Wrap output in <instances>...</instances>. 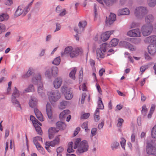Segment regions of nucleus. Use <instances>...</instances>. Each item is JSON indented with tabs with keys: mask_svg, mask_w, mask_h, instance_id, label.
I'll list each match as a JSON object with an SVG mask.
<instances>
[{
	"mask_svg": "<svg viewBox=\"0 0 156 156\" xmlns=\"http://www.w3.org/2000/svg\"><path fill=\"white\" fill-rule=\"evenodd\" d=\"M73 48L71 46H69L65 48L63 52L61 53L62 56L64 55H70L71 56V54L72 53Z\"/></svg>",
	"mask_w": 156,
	"mask_h": 156,
	"instance_id": "obj_17",
	"label": "nucleus"
},
{
	"mask_svg": "<svg viewBox=\"0 0 156 156\" xmlns=\"http://www.w3.org/2000/svg\"><path fill=\"white\" fill-rule=\"evenodd\" d=\"M8 15L6 14L3 13L0 15V21H2L7 20L9 18Z\"/></svg>",
	"mask_w": 156,
	"mask_h": 156,
	"instance_id": "obj_38",
	"label": "nucleus"
},
{
	"mask_svg": "<svg viewBox=\"0 0 156 156\" xmlns=\"http://www.w3.org/2000/svg\"><path fill=\"white\" fill-rule=\"evenodd\" d=\"M114 31H107L101 34V39L103 41H105L109 39L111 34H113Z\"/></svg>",
	"mask_w": 156,
	"mask_h": 156,
	"instance_id": "obj_9",
	"label": "nucleus"
},
{
	"mask_svg": "<svg viewBox=\"0 0 156 156\" xmlns=\"http://www.w3.org/2000/svg\"><path fill=\"white\" fill-rule=\"evenodd\" d=\"M99 110V108H97L94 115L95 121L96 122H98L100 118Z\"/></svg>",
	"mask_w": 156,
	"mask_h": 156,
	"instance_id": "obj_30",
	"label": "nucleus"
},
{
	"mask_svg": "<svg viewBox=\"0 0 156 156\" xmlns=\"http://www.w3.org/2000/svg\"><path fill=\"white\" fill-rule=\"evenodd\" d=\"M62 83V79L60 77L56 78L53 82L54 87L55 89L59 88L61 86Z\"/></svg>",
	"mask_w": 156,
	"mask_h": 156,
	"instance_id": "obj_10",
	"label": "nucleus"
},
{
	"mask_svg": "<svg viewBox=\"0 0 156 156\" xmlns=\"http://www.w3.org/2000/svg\"><path fill=\"white\" fill-rule=\"evenodd\" d=\"M151 133L152 137L154 138H156V125L152 128Z\"/></svg>",
	"mask_w": 156,
	"mask_h": 156,
	"instance_id": "obj_40",
	"label": "nucleus"
},
{
	"mask_svg": "<svg viewBox=\"0 0 156 156\" xmlns=\"http://www.w3.org/2000/svg\"><path fill=\"white\" fill-rule=\"evenodd\" d=\"M94 19L97 17L98 14L97 11V5L96 4H94Z\"/></svg>",
	"mask_w": 156,
	"mask_h": 156,
	"instance_id": "obj_47",
	"label": "nucleus"
},
{
	"mask_svg": "<svg viewBox=\"0 0 156 156\" xmlns=\"http://www.w3.org/2000/svg\"><path fill=\"white\" fill-rule=\"evenodd\" d=\"M146 42L153 43L154 44H156V36L152 35L147 37L145 40Z\"/></svg>",
	"mask_w": 156,
	"mask_h": 156,
	"instance_id": "obj_16",
	"label": "nucleus"
},
{
	"mask_svg": "<svg viewBox=\"0 0 156 156\" xmlns=\"http://www.w3.org/2000/svg\"><path fill=\"white\" fill-rule=\"evenodd\" d=\"M36 131L37 132V133L40 135H42V131L41 129V127L39 126L38 127H37L36 128H35Z\"/></svg>",
	"mask_w": 156,
	"mask_h": 156,
	"instance_id": "obj_59",
	"label": "nucleus"
},
{
	"mask_svg": "<svg viewBox=\"0 0 156 156\" xmlns=\"http://www.w3.org/2000/svg\"><path fill=\"white\" fill-rule=\"evenodd\" d=\"M126 143V140L125 139L123 138H121V141L120 142V144L122 147L123 148L124 150L125 149V144Z\"/></svg>",
	"mask_w": 156,
	"mask_h": 156,
	"instance_id": "obj_56",
	"label": "nucleus"
},
{
	"mask_svg": "<svg viewBox=\"0 0 156 156\" xmlns=\"http://www.w3.org/2000/svg\"><path fill=\"white\" fill-rule=\"evenodd\" d=\"M104 53L99 48H97L96 50L97 55L98 58H104L105 55Z\"/></svg>",
	"mask_w": 156,
	"mask_h": 156,
	"instance_id": "obj_27",
	"label": "nucleus"
},
{
	"mask_svg": "<svg viewBox=\"0 0 156 156\" xmlns=\"http://www.w3.org/2000/svg\"><path fill=\"white\" fill-rule=\"evenodd\" d=\"M34 73V70L31 68H29L27 73L23 75L22 77L23 78H26L31 76Z\"/></svg>",
	"mask_w": 156,
	"mask_h": 156,
	"instance_id": "obj_25",
	"label": "nucleus"
},
{
	"mask_svg": "<svg viewBox=\"0 0 156 156\" xmlns=\"http://www.w3.org/2000/svg\"><path fill=\"white\" fill-rule=\"evenodd\" d=\"M129 13V11L127 8L119 9L118 12V15H128Z\"/></svg>",
	"mask_w": 156,
	"mask_h": 156,
	"instance_id": "obj_19",
	"label": "nucleus"
},
{
	"mask_svg": "<svg viewBox=\"0 0 156 156\" xmlns=\"http://www.w3.org/2000/svg\"><path fill=\"white\" fill-rule=\"evenodd\" d=\"M81 51L79 48H76L72 50V53L71 54V57L73 58L75 56H77L79 52Z\"/></svg>",
	"mask_w": 156,
	"mask_h": 156,
	"instance_id": "obj_26",
	"label": "nucleus"
},
{
	"mask_svg": "<svg viewBox=\"0 0 156 156\" xmlns=\"http://www.w3.org/2000/svg\"><path fill=\"white\" fill-rule=\"evenodd\" d=\"M140 31L139 29L132 30L129 31L127 33V35L132 37H140Z\"/></svg>",
	"mask_w": 156,
	"mask_h": 156,
	"instance_id": "obj_7",
	"label": "nucleus"
},
{
	"mask_svg": "<svg viewBox=\"0 0 156 156\" xmlns=\"http://www.w3.org/2000/svg\"><path fill=\"white\" fill-rule=\"evenodd\" d=\"M61 94L58 90L50 93L48 98L50 101L55 102L58 101L61 97Z\"/></svg>",
	"mask_w": 156,
	"mask_h": 156,
	"instance_id": "obj_4",
	"label": "nucleus"
},
{
	"mask_svg": "<svg viewBox=\"0 0 156 156\" xmlns=\"http://www.w3.org/2000/svg\"><path fill=\"white\" fill-rule=\"evenodd\" d=\"M56 28L54 31V32H55L58 31L60 30L61 29V26L60 24L58 23H56Z\"/></svg>",
	"mask_w": 156,
	"mask_h": 156,
	"instance_id": "obj_64",
	"label": "nucleus"
},
{
	"mask_svg": "<svg viewBox=\"0 0 156 156\" xmlns=\"http://www.w3.org/2000/svg\"><path fill=\"white\" fill-rule=\"evenodd\" d=\"M56 125L57 128L60 130L64 129L66 126L65 123L62 122H58Z\"/></svg>",
	"mask_w": 156,
	"mask_h": 156,
	"instance_id": "obj_23",
	"label": "nucleus"
},
{
	"mask_svg": "<svg viewBox=\"0 0 156 156\" xmlns=\"http://www.w3.org/2000/svg\"><path fill=\"white\" fill-rule=\"evenodd\" d=\"M123 120L122 119L119 118L118 120V122L117 123V126L118 127H120L122 124Z\"/></svg>",
	"mask_w": 156,
	"mask_h": 156,
	"instance_id": "obj_61",
	"label": "nucleus"
},
{
	"mask_svg": "<svg viewBox=\"0 0 156 156\" xmlns=\"http://www.w3.org/2000/svg\"><path fill=\"white\" fill-rule=\"evenodd\" d=\"M23 14L24 16L29 11V9L28 6H27L23 10Z\"/></svg>",
	"mask_w": 156,
	"mask_h": 156,
	"instance_id": "obj_63",
	"label": "nucleus"
},
{
	"mask_svg": "<svg viewBox=\"0 0 156 156\" xmlns=\"http://www.w3.org/2000/svg\"><path fill=\"white\" fill-rule=\"evenodd\" d=\"M70 113V111L69 110H64L61 112L59 115V117L60 119H62L65 118L67 115Z\"/></svg>",
	"mask_w": 156,
	"mask_h": 156,
	"instance_id": "obj_24",
	"label": "nucleus"
},
{
	"mask_svg": "<svg viewBox=\"0 0 156 156\" xmlns=\"http://www.w3.org/2000/svg\"><path fill=\"white\" fill-rule=\"evenodd\" d=\"M81 127L83 129H85V131H87V130H88V129L87 122H83L81 126Z\"/></svg>",
	"mask_w": 156,
	"mask_h": 156,
	"instance_id": "obj_52",
	"label": "nucleus"
},
{
	"mask_svg": "<svg viewBox=\"0 0 156 156\" xmlns=\"http://www.w3.org/2000/svg\"><path fill=\"white\" fill-rule=\"evenodd\" d=\"M73 142L72 141L69 142L68 145L67 151L69 153L73 152L74 150L73 149Z\"/></svg>",
	"mask_w": 156,
	"mask_h": 156,
	"instance_id": "obj_29",
	"label": "nucleus"
},
{
	"mask_svg": "<svg viewBox=\"0 0 156 156\" xmlns=\"http://www.w3.org/2000/svg\"><path fill=\"white\" fill-rule=\"evenodd\" d=\"M154 20V17L151 14H149L145 18V21L148 25H152V23Z\"/></svg>",
	"mask_w": 156,
	"mask_h": 156,
	"instance_id": "obj_13",
	"label": "nucleus"
},
{
	"mask_svg": "<svg viewBox=\"0 0 156 156\" xmlns=\"http://www.w3.org/2000/svg\"><path fill=\"white\" fill-rule=\"evenodd\" d=\"M36 122L33 123V124L35 128H36L37 127L39 126V125L40 126L41 125V123L37 119H36Z\"/></svg>",
	"mask_w": 156,
	"mask_h": 156,
	"instance_id": "obj_53",
	"label": "nucleus"
},
{
	"mask_svg": "<svg viewBox=\"0 0 156 156\" xmlns=\"http://www.w3.org/2000/svg\"><path fill=\"white\" fill-rule=\"evenodd\" d=\"M81 139L80 138H77L76 139V141L74 143V145L73 147L74 149H76L77 147L78 148L79 145L80 144V143L81 142Z\"/></svg>",
	"mask_w": 156,
	"mask_h": 156,
	"instance_id": "obj_35",
	"label": "nucleus"
},
{
	"mask_svg": "<svg viewBox=\"0 0 156 156\" xmlns=\"http://www.w3.org/2000/svg\"><path fill=\"white\" fill-rule=\"evenodd\" d=\"M153 143L152 140H151V141H150L148 140L147 141L146 152L149 155L156 154V150L155 147L152 145Z\"/></svg>",
	"mask_w": 156,
	"mask_h": 156,
	"instance_id": "obj_3",
	"label": "nucleus"
},
{
	"mask_svg": "<svg viewBox=\"0 0 156 156\" xmlns=\"http://www.w3.org/2000/svg\"><path fill=\"white\" fill-rule=\"evenodd\" d=\"M127 48L131 51H134L136 50V47L130 44Z\"/></svg>",
	"mask_w": 156,
	"mask_h": 156,
	"instance_id": "obj_57",
	"label": "nucleus"
},
{
	"mask_svg": "<svg viewBox=\"0 0 156 156\" xmlns=\"http://www.w3.org/2000/svg\"><path fill=\"white\" fill-rule=\"evenodd\" d=\"M46 111L48 118L50 119L52 118V112L50 104L48 103L46 105Z\"/></svg>",
	"mask_w": 156,
	"mask_h": 156,
	"instance_id": "obj_15",
	"label": "nucleus"
},
{
	"mask_svg": "<svg viewBox=\"0 0 156 156\" xmlns=\"http://www.w3.org/2000/svg\"><path fill=\"white\" fill-rule=\"evenodd\" d=\"M58 130L56 129L54 127H51L48 130V132L51 133H52L55 134L57 133L58 131Z\"/></svg>",
	"mask_w": 156,
	"mask_h": 156,
	"instance_id": "obj_46",
	"label": "nucleus"
},
{
	"mask_svg": "<svg viewBox=\"0 0 156 156\" xmlns=\"http://www.w3.org/2000/svg\"><path fill=\"white\" fill-rule=\"evenodd\" d=\"M29 105L33 108H35L37 105V101L36 98L34 97H31V99L29 101Z\"/></svg>",
	"mask_w": 156,
	"mask_h": 156,
	"instance_id": "obj_21",
	"label": "nucleus"
},
{
	"mask_svg": "<svg viewBox=\"0 0 156 156\" xmlns=\"http://www.w3.org/2000/svg\"><path fill=\"white\" fill-rule=\"evenodd\" d=\"M77 69L76 67H74L71 70L69 74V76L73 80L75 79V74L76 72Z\"/></svg>",
	"mask_w": 156,
	"mask_h": 156,
	"instance_id": "obj_28",
	"label": "nucleus"
},
{
	"mask_svg": "<svg viewBox=\"0 0 156 156\" xmlns=\"http://www.w3.org/2000/svg\"><path fill=\"white\" fill-rule=\"evenodd\" d=\"M147 4L149 7H154L156 4V0H148Z\"/></svg>",
	"mask_w": 156,
	"mask_h": 156,
	"instance_id": "obj_37",
	"label": "nucleus"
},
{
	"mask_svg": "<svg viewBox=\"0 0 156 156\" xmlns=\"http://www.w3.org/2000/svg\"><path fill=\"white\" fill-rule=\"evenodd\" d=\"M146 7L140 6L137 7L135 11V14L136 16H143L147 13Z\"/></svg>",
	"mask_w": 156,
	"mask_h": 156,
	"instance_id": "obj_6",
	"label": "nucleus"
},
{
	"mask_svg": "<svg viewBox=\"0 0 156 156\" xmlns=\"http://www.w3.org/2000/svg\"><path fill=\"white\" fill-rule=\"evenodd\" d=\"M98 106L99 109H103L104 108V106L103 104L102 101L101 100V98H99V99L98 101Z\"/></svg>",
	"mask_w": 156,
	"mask_h": 156,
	"instance_id": "obj_43",
	"label": "nucleus"
},
{
	"mask_svg": "<svg viewBox=\"0 0 156 156\" xmlns=\"http://www.w3.org/2000/svg\"><path fill=\"white\" fill-rule=\"evenodd\" d=\"M51 74L54 76H57L58 73V68L56 66L53 67L51 69Z\"/></svg>",
	"mask_w": 156,
	"mask_h": 156,
	"instance_id": "obj_31",
	"label": "nucleus"
},
{
	"mask_svg": "<svg viewBox=\"0 0 156 156\" xmlns=\"http://www.w3.org/2000/svg\"><path fill=\"white\" fill-rule=\"evenodd\" d=\"M23 5H21L19 6L17 9L15 11L14 16L16 17H18L20 15H21L23 12Z\"/></svg>",
	"mask_w": 156,
	"mask_h": 156,
	"instance_id": "obj_20",
	"label": "nucleus"
},
{
	"mask_svg": "<svg viewBox=\"0 0 156 156\" xmlns=\"http://www.w3.org/2000/svg\"><path fill=\"white\" fill-rule=\"evenodd\" d=\"M25 92H34V88L33 85L32 84H30L28 87L25 90Z\"/></svg>",
	"mask_w": 156,
	"mask_h": 156,
	"instance_id": "obj_39",
	"label": "nucleus"
},
{
	"mask_svg": "<svg viewBox=\"0 0 156 156\" xmlns=\"http://www.w3.org/2000/svg\"><path fill=\"white\" fill-rule=\"evenodd\" d=\"M103 1L107 5L110 6L115 3L117 0H103Z\"/></svg>",
	"mask_w": 156,
	"mask_h": 156,
	"instance_id": "obj_34",
	"label": "nucleus"
},
{
	"mask_svg": "<svg viewBox=\"0 0 156 156\" xmlns=\"http://www.w3.org/2000/svg\"><path fill=\"white\" fill-rule=\"evenodd\" d=\"M148 68V65H144L141 66L140 68V72L141 73V74H142Z\"/></svg>",
	"mask_w": 156,
	"mask_h": 156,
	"instance_id": "obj_48",
	"label": "nucleus"
},
{
	"mask_svg": "<svg viewBox=\"0 0 156 156\" xmlns=\"http://www.w3.org/2000/svg\"><path fill=\"white\" fill-rule=\"evenodd\" d=\"M67 102L66 101H63L60 102L59 106V108L61 109H63L65 108L66 106L67 105Z\"/></svg>",
	"mask_w": 156,
	"mask_h": 156,
	"instance_id": "obj_42",
	"label": "nucleus"
},
{
	"mask_svg": "<svg viewBox=\"0 0 156 156\" xmlns=\"http://www.w3.org/2000/svg\"><path fill=\"white\" fill-rule=\"evenodd\" d=\"M12 102L14 105H16V106L20 107L21 109L19 101L16 99V98L12 97Z\"/></svg>",
	"mask_w": 156,
	"mask_h": 156,
	"instance_id": "obj_32",
	"label": "nucleus"
},
{
	"mask_svg": "<svg viewBox=\"0 0 156 156\" xmlns=\"http://www.w3.org/2000/svg\"><path fill=\"white\" fill-rule=\"evenodd\" d=\"M5 26L3 24L0 23V34L5 30Z\"/></svg>",
	"mask_w": 156,
	"mask_h": 156,
	"instance_id": "obj_49",
	"label": "nucleus"
},
{
	"mask_svg": "<svg viewBox=\"0 0 156 156\" xmlns=\"http://www.w3.org/2000/svg\"><path fill=\"white\" fill-rule=\"evenodd\" d=\"M73 96L72 92L69 89H68L65 93V98L67 100H70L71 99Z\"/></svg>",
	"mask_w": 156,
	"mask_h": 156,
	"instance_id": "obj_22",
	"label": "nucleus"
},
{
	"mask_svg": "<svg viewBox=\"0 0 156 156\" xmlns=\"http://www.w3.org/2000/svg\"><path fill=\"white\" fill-rule=\"evenodd\" d=\"M87 25V22L85 21H80L78 24V26L80 29V32H83L86 26Z\"/></svg>",
	"mask_w": 156,
	"mask_h": 156,
	"instance_id": "obj_18",
	"label": "nucleus"
},
{
	"mask_svg": "<svg viewBox=\"0 0 156 156\" xmlns=\"http://www.w3.org/2000/svg\"><path fill=\"white\" fill-rule=\"evenodd\" d=\"M20 95V94L19 91L17 90L16 87H15V90L12 93V96L17 98L19 97Z\"/></svg>",
	"mask_w": 156,
	"mask_h": 156,
	"instance_id": "obj_44",
	"label": "nucleus"
},
{
	"mask_svg": "<svg viewBox=\"0 0 156 156\" xmlns=\"http://www.w3.org/2000/svg\"><path fill=\"white\" fill-rule=\"evenodd\" d=\"M59 136H57L53 140L51 141H46L45 145L46 146L54 147L56 144H58L59 143Z\"/></svg>",
	"mask_w": 156,
	"mask_h": 156,
	"instance_id": "obj_8",
	"label": "nucleus"
},
{
	"mask_svg": "<svg viewBox=\"0 0 156 156\" xmlns=\"http://www.w3.org/2000/svg\"><path fill=\"white\" fill-rule=\"evenodd\" d=\"M61 59L59 56L56 58L53 61L52 63L55 65H58L60 62Z\"/></svg>",
	"mask_w": 156,
	"mask_h": 156,
	"instance_id": "obj_41",
	"label": "nucleus"
},
{
	"mask_svg": "<svg viewBox=\"0 0 156 156\" xmlns=\"http://www.w3.org/2000/svg\"><path fill=\"white\" fill-rule=\"evenodd\" d=\"M147 109L146 108V106L145 105H144L142 107V110L141 112L144 115H145L147 112Z\"/></svg>",
	"mask_w": 156,
	"mask_h": 156,
	"instance_id": "obj_55",
	"label": "nucleus"
},
{
	"mask_svg": "<svg viewBox=\"0 0 156 156\" xmlns=\"http://www.w3.org/2000/svg\"><path fill=\"white\" fill-rule=\"evenodd\" d=\"M148 50L149 53L151 55H154L156 52V44H150L148 47Z\"/></svg>",
	"mask_w": 156,
	"mask_h": 156,
	"instance_id": "obj_12",
	"label": "nucleus"
},
{
	"mask_svg": "<svg viewBox=\"0 0 156 156\" xmlns=\"http://www.w3.org/2000/svg\"><path fill=\"white\" fill-rule=\"evenodd\" d=\"M74 30L75 31H76L77 33V34H76V35H74V36L76 38V41H78L79 40V37L78 34H80L81 32H80V31L78 30L76 28H74Z\"/></svg>",
	"mask_w": 156,
	"mask_h": 156,
	"instance_id": "obj_54",
	"label": "nucleus"
},
{
	"mask_svg": "<svg viewBox=\"0 0 156 156\" xmlns=\"http://www.w3.org/2000/svg\"><path fill=\"white\" fill-rule=\"evenodd\" d=\"M86 94L85 93H83L82 94V98L81 101V104H83L84 103L85 99L86 97Z\"/></svg>",
	"mask_w": 156,
	"mask_h": 156,
	"instance_id": "obj_60",
	"label": "nucleus"
},
{
	"mask_svg": "<svg viewBox=\"0 0 156 156\" xmlns=\"http://www.w3.org/2000/svg\"><path fill=\"white\" fill-rule=\"evenodd\" d=\"M119 145V143L116 141L114 142L112 144L111 147L112 150L116 148Z\"/></svg>",
	"mask_w": 156,
	"mask_h": 156,
	"instance_id": "obj_50",
	"label": "nucleus"
},
{
	"mask_svg": "<svg viewBox=\"0 0 156 156\" xmlns=\"http://www.w3.org/2000/svg\"><path fill=\"white\" fill-rule=\"evenodd\" d=\"M34 112L37 118L39 120L41 121H44L43 116L41 112L37 108H35L34 109Z\"/></svg>",
	"mask_w": 156,
	"mask_h": 156,
	"instance_id": "obj_14",
	"label": "nucleus"
},
{
	"mask_svg": "<svg viewBox=\"0 0 156 156\" xmlns=\"http://www.w3.org/2000/svg\"><path fill=\"white\" fill-rule=\"evenodd\" d=\"M89 148V145L87 141L84 140L82 141L79 145L77 149V153L79 154L83 153L87 151Z\"/></svg>",
	"mask_w": 156,
	"mask_h": 156,
	"instance_id": "obj_2",
	"label": "nucleus"
},
{
	"mask_svg": "<svg viewBox=\"0 0 156 156\" xmlns=\"http://www.w3.org/2000/svg\"><path fill=\"white\" fill-rule=\"evenodd\" d=\"M130 43L125 41H121L119 44L120 46L126 48H127Z\"/></svg>",
	"mask_w": 156,
	"mask_h": 156,
	"instance_id": "obj_36",
	"label": "nucleus"
},
{
	"mask_svg": "<svg viewBox=\"0 0 156 156\" xmlns=\"http://www.w3.org/2000/svg\"><path fill=\"white\" fill-rule=\"evenodd\" d=\"M83 68L82 67L81 68V69L80 70L79 72V81L80 82V80H81L82 81L83 76Z\"/></svg>",
	"mask_w": 156,
	"mask_h": 156,
	"instance_id": "obj_51",
	"label": "nucleus"
},
{
	"mask_svg": "<svg viewBox=\"0 0 156 156\" xmlns=\"http://www.w3.org/2000/svg\"><path fill=\"white\" fill-rule=\"evenodd\" d=\"M32 82L34 84L37 85V92L38 94L42 97H45L44 90L43 89V85L41 81V76L38 74L32 79Z\"/></svg>",
	"mask_w": 156,
	"mask_h": 156,
	"instance_id": "obj_1",
	"label": "nucleus"
},
{
	"mask_svg": "<svg viewBox=\"0 0 156 156\" xmlns=\"http://www.w3.org/2000/svg\"><path fill=\"white\" fill-rule=\"evenodd\" d=\"M108 48V44L106 43H104L100 45V49L103 52H105Z\"/></svg>",
	"mask_w": 156,
	"mask_h": 156,
	"instance_id": "obj_33",
	"label": "nucleus"
},
{
	"mask_svg": "<svg viewBox=\"0 0 156 156\" xmlns=\"http://www.w3.org/2000/svg\"><path fill=\"white\" fill-rule=\"evenodd\" d=\"M64 150V149L62 147H59L57 148L56 149L57 153H62Z\"/></svg>",
	"mask_w": 156,
	"mask_h": 156,
	"instance_id": "obj_62",
	"label": "nucleus"
},
{
	"mask_svg": "<svg viewBox=\"0 0 156 156\" xmlns=\"http://www.w3.org/2000/svg\"><path fill=\"white\" fill-rule=\"evenodd\" d=\"M116 15L113 13H111L108 20L106 21V24L110 25L112 24L116 20Z\"/></svg>",
	"mask_w": 156,
	"mask_h": 156,
	"instance_id": "obj_11",
	"label": "nucleus"
},
{
	"mask_svg": "<svg viewBox=\"0 0 156 156\" xmlns=\"http://www.w3.org/2000/svg\"><path fill=\"white\" fill-rule=\"evenodd\" d=\"M90 115L89 113H85L81 116V118L84 119H87L89 117Z\"/></svg>",
	"mask_w": 156,
	"mask_h": 156,
	"instance_id": "obj_58",
	"label": "nucleus"
},
{
	"mask_svg": "<svg viewBox=\"0 0 156 156\" xmlns=\"http://www.w3.org/2000/svg\"><path fill=\"white\" fill-rule=\"evenodd\" d=\"M153 30L152 25H145L142 27V34L144 36H147L150 34Z\"/></svg>",
	"mask_w": 156,
	"mask_h": 156,
	"instance_id": "obj_5",
	"label": "nucleus"
},
{
	"mask_svg": "<svg viewBox=\"0 0 156 156\" xmlns=\"http://www.w3.org/2000/svg\"><path fill=\"white\" fill-rule=\"evenodd\" d=\"M119 41L118 39L114 38L111 40V43L112 46L115 47L118 44Z\"/></svg>",
	"mask_w": 156,
	"mask_h": 156,
	"instance_id": "obj_45",
	"label": "nucleus"
}]
</instances>
